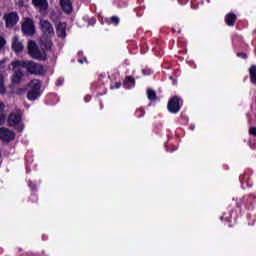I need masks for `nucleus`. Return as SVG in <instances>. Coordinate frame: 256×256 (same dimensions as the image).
Here are the masks:
<instances>
[{"label": "nucleus", "mask_w": 256, "mask_h": 256, "mask_svg": "<svg viewBox=\"0 0 256 256\" xmlns=\"http://www.w3.org/2000/svg\"><path fill=\"white\" fill-rule=\"evenodd\" d=\"M39 25L43 33V36L40 40L41 50H39L35 41L30 40L28 42V53L31 55V57H33V59L45 61V59H47V51H50L51 47H53V42H51L49 38L55 35V30L53 29V25L51 22H49V20L41 19Z\"/></svg>", "instance_id": "f257e3e1"}, {"label": "nucleus", "mask_w": 256, "mask_h": 256, "mask_svg": "<svg viewBox=\"0 0 256 256\" xmlns=\"http://www.w3.org/2000/svg\"><path fill=\"white\" fill-rule=\"evenodd\" d=\"M40 96H41V82L39 80H32L28 84L27 99L29 101H35V99H37Z\"/></svg>", "instance_id": "f03ea898"}, {"label": "nucleus", "mask_w": 256, "mask_h": 256, "mask_svg": "<svg viewBox=\"0 0 256 256\" xmlns=\"http://www.w3.org/2000/svg\"><path fill=\"white\" fill-rule=\"evenodd\" d=\"M11 65L14 69V74L11 77V81L14 85H19L23 79V65H25V62L14 61L11 63Z\"/></svg>", "instance_id": "7ed1b4c3"}, {"label": "nucleus", "mask_w": 256, "mask_h": 256, "mask_svg": "<svg viewBox=\"0 0 256 256\" xmlns=\"http://www.w3.org/2000/svg\"><path fill=\"white\" fill-rule=\"evenodd\" d=\"M22 67H26L27 71H29L31 75H43L45 73L43 66L35 62H25Z\"/></svg>", "instance_id": "20e7f679"}, {"label": "nucleus", "mask_w": 256, "mask_h": 256, "mask_svg": "<svg viewBox=\"0 0 256 256\" xmlns=\"http://www.w3.org/2000/svg\"><path fill=\"white\" fill-rule=\"evenodd\" d=\"M3 19L6 23V27H15V25H17L19 22V16L17 15V12L6 13L3 16Z\"/></svg>", "instance_id": "39448f33"}, {"label": "nucleus", "mask_w": 256, "mask_h": 256, "mask_svg": "<svg viewBox=\"0 0 256 256\" xmlns=\"http://www.w3.org/2000/svg\"><path fill=\"white\" fill-rule=\"evenodd\" d=\"M24 35H35V23L33 20L26 18L22 24Z\"/></svg>", "instance_id": "423d86ee"}, {"label": "nucleus", "mask_w": 256, "mask_h": 256, "mask_svg": "<svg viewBox=\"0 0 256 256\" xmlns=\"http://www.w3.org/2000/svg\"><path fill=\"white\" fill-rule=\"evenodd\" d=\"M0 139L3 143H9V141H13V139H15V132L2 127L0 128Z\"/></svg>", "instance_id": "0eeeda50"}, {"label": "nucleus", "mask_w": 256, "mask_h": 256, "mask_svg": "<svg viewBox=\"0 0 256 256\" xmlns=\"http://www.w3.org/2000/svg\"><path fill=\"white\" fill-rule=\"evenodd\" d=\"M32 3L41 15H47V9H49V2L47 0H32Z\"/></svg>", "instance_id": "6e6552de"}, {"label": "nucleus", "mask_w": 256, "mask_h": 256, "mask_svg": "<svg viewBox=\"0 0 256 256\" xmlns=\"http://www.w3.org/2000/svg\"><path fill=\"white\" fill-rule=\"evenodd\" d=\"M180 109L181 104L179 98L175 96L168 102V111H170V113H179Z\"/></svg>", "instance_id": "1a4fd4ad"}, {"label": "nucleus", "mask_w": 256, "mask_h": 256, "mask_svg": "<svg viewBox=\"0 0 256 256\" xmlns=\"http://www.w3.org/2000/svg\"><path fill=\"white\" fill-rule=\"evenodd\" d=\"M21 122V111L16 110L15 112H12L8 117V123L10 127H15L16 125H19Z\"/></svg>", "instance_id": "9d476101"}, {"label": "nucleus", "mask_w": 256, "mask_h": 256, "mask_svg": "<svg viewBox=\"0 0 256 256\" xmlns=\"http://www.w3.org/2000/svg\"><path fill=\"white\" fill-rule=\"evenodd\" d=\"M12 49L15 51V53H21L23 49H25V46L23 45V42L19 39V36H14L12 38Z\"/></svg>", "instance_id": "9b49d317"}, {"label": "nucleus", "mask_w": 256, "mask_h": 256, "mask_svg": "<svg viewBox=\"0 0 256 256\" xmlns=\"http://www.w3.org/2000/svg\"><path fill=\"white\" fill-rule=\"evenodd\" d=\"M56 34L61 39H65L67 37V24L59 22L56 26Z\"/></svg>", "instance_id": "f8f14e48"}, {"label": "nucleus", "mask_w": 256, "mask_h": 256, "mask_svg": "<svg viewBox=\"0 0 256 256\" xmlns=\"http://www.w3.org/2000/svg\"><path fill=\"white\" fill-rule=\"evenodd\" d=\"M60 5L64 13H71L73 11V5L71 4V0H60Z\"/></svg>", "instance_id": "ddd939ff"}, {"label": "nucleus", "mask_w": 256, "mask_h": 256, "mask_svg": "<svg viewBox=\"0 0 256 256\" xmlns=\"http://www.w3.org/2000/svg\"><path fill=\"white\" fill-rule=\"evenodd\" d=\"M225 21L229 27H233L235 25V21H237V16L233 13H230L226 15Z\"/></svg>", "instance_id": "4468645a"}, {"label": "nucleus", "mask_w": 256, "mask_h": 256, "mask_svg": "<svg viewBox=\"0 0 256 256\" xmlns=\"http://www.w3.org/2000/svg\"><path fill=\"white\" fill-rule=\"evenodd\" d=\"M3 111H5V104H3V102H0V125H3V123H5V118L7 117V115H5Z\"/></svg>", "instance_id": "2eb2a0df"}, {"label": "nucleus", "mask_w": 256, "mask_h": 256, "mask_svg": "<svg viewBox=\"0 0 256 256\" xmlns=\"http://www.w3.org/2000/svg\"><path fill=\"white\" fill-rule=\"evenodd\" d=\"M249 73H250L251 83L256 85V66L255 65L250 67Z\"/></svg>", "instance_id": "dca6fc26"}, {"label": "nucleus", "mask_w": 256, "mask_h": 256, "mask_svg": "<svg viewBox=\"0 0 256 256\" xmlns=\"http://www.w3.org/2000/svg\"><path fill=\"white\" fill-rule=\"evenodd\" d=\"M7 93V88L5 87V79L3 74H0V95H5Z\"/></svg>", "instance_id": "f3484780"}, {"label": "nucleus", "mask_w": 256, "mask_h": 256, "mask_svg": "<svg viewBox=\"0 0 256 256\" xmlns=\"http://www.w3.org/2000/svg\"><path fill=\"white\" fill-rule=\"evenodd\" d=\"M124 87H126V89H131V87H135V79L127 77L124 82Z\"/></svg>", "instance_id": "a211bd4d"}, {"label": "nucleus", "mask_w": 256, "mask_h": 256, "mask_svg": "<svg viewBox=\"0 0 256 256\" xmlns=\"http://www.w3.org/2000/svg\"><path fill=\"white\" fill-rule=\"evenodd\" d=\"M147 97L150 101H157V94L155 93V90L148 89Z\"/></svg>", "instance_id": "6ab92c4d"}, {"label": "nucleus", "mask_w": 256, "mask_h": 256, "mask_svg": "<svg viewBox=\"0 0 256 256\" xmlns=\"http://www.w3.org/2000/svg\"><path fill=\"white\" fill-rule=\"evenodd\" d=\"M249 133L250 135H253L254 137H256V127L254 126L250 127Z\"/></svg>", "instance_id": "aec40b11"}, {"label": "nucleus", "mask_w": 256, "mask_h": 256, "mask_svg": "<svg viewBox=\"0 0 256 256\" xmlns=\"http://www.w3.org/2000/svg\"><path fill=\"white\" fill-rule=\"evenodd\" d=\"M111 21H112V23H114L115 25H119V17L113 16V17L111 18Z\"/></svg>", "instance_id": "412c9836"}, {"label": "nucleus", "mask_w": 256, "mask_h": 256, "mask_svg": "<svg viewBox=\"0 0 256 256\" xmlns=\"http://www.w3.org/2000/svg\"><path fill=\"white\" fill-rule=\"evenodd\" d=\"M5 63H7V59L0 61V69H5Z\"/></svg>", "instance_id": "4be33fe9"}, {"label": "nucleus", "mask_w": 256, "mask_h": 256, "mask_svg": "<svg viewBox=\"0 0 256 256\" xmlns=\"http://www.w3.org/2000/svg\"><path fill=\"white\" fill-rule=\"evenodd\" d=\"M5 46V38L0 36V49Z\"/></svg>", "instance_id": "5701e85b"}, {"label": "nucleus", "mask_w": 256, "mask_h": 256, "mask_svg": "<svg viewBox=\"0 0 256 256\" xmlns=\"http://www.w3.org/2000/svg\"><path fill=\"white\" fill-rule=\"evenodd\" d=\"M237 56L242 57V59H247V54L245 53H238Z\"/></svg>", "instance_id": "b1692460"}, {"label": "nucleus", "mask_w": 256, "mask_h": 256, "mask_svg": "<svg viewBox=\"0 0 256 256\" xmlns=\"http://www.w3.org/2000/svg\"><path fill=\"white\" fill-rule=\"evenodd\" d=\"M116 87H117V89H119L121 87V84L117 83Z\"/></svg>", "instance_id": "393cba45"}, {"label": "nucleus", "mask_w": 256, "mask_h": 256, "mask_svg": "<svg viewBox=\"0 0 256 256\" xmlns=\"http://www.w3.org/2000/svg\"><path fill=\"white\" fill-rule=\"evenodd\" d=\"M57 85H61V80H58Z\"/></svg>", "instance_id": "a878e982"}, {"label": "nucleus", "mask_w": 256, "mask_h": 256, "mask_svg": "<svg viewBox=\"0 0 256 256\" xmlns=\"http://www.w3.org/2000/svg\"><path fill=\"white\" fill-rule=\"evenodd\" d=\"M25 91V88L24 89H22V90H20V92L19 93H23Z\"/></svg>", "instance_id": "bb28decb"}, {"label": "nucleus", "mask_w": 256, "mask_h": 256, "mask_svg": "<svg viewBox=\"0 0 256 256\" xmlns=\"http://www.w3.org/2000/svg\"><path fill=\"white\" fill-rule=\"evenodd\" d=\"M0 157H1V152H0Z\"/></svg>", "instance_id": "cd10ccee"}]
</instances>
